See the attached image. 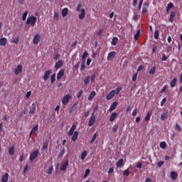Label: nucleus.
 <instances>
[{
  "label": "nucleus",
  "instance_id": "nucleus-1",
  "mask_svg": "<svg viewBox=\"0 0 182 182\" xmlns=\"http://www.w3.org/2000/svg\"><path fill=\"white\" fill-rule=\"evenodd\" d=\"M35 23H36V16H31L27 18L26 25H31V26H35Z\"/></svg>",
  "mask_w": 182,
  "mask_h": 182
},
{
  "label": "nucleus",
  "instance_id": "nucleus-2",
  "mask_svg": "<svg viewBox=\"0 0 182 182\" xmlns=\"http://www.w3.org/2000/svg\"><path fill=\"white\" fill-rule=\"evenodd\" d=\"M96 122V117H95V112L92 113V115L90 118V120L88 122V126L89 127H92L95 124V122Z\"/></svg>",
  "mask_w": 182,
  "mask_h": 182
},
{
  "label": "nucleus",
  "instance_id": "nucleus-3",
  "mask_svg": "<svg viewBox=\"0 0 182 182\" xmlns=\"http://www.w3.org/2000/svg\"><path fill=\"white\" fill-rule=\"evenodd\" d=\"M71 97H72L69 94L64 96V97L63 98V100H62L63 105H68V103H69V100H70Z\"/></svg>",
  "mask_w": 182,
  "mask_h": 182
},
{
  "label": "nucleus",
  "instance_id": "nucleus-4",
  "mask_svg": "<svg viewBox=\"0 0 182 182\" xmlns=\"http://www.w3.org/2000/svg\"><path fill=\"white\" fill-rule=\"evenodd\" d=\"M39 151L38 150L34 151L30 154L29 160L30 161H33V159L38 157Z\"/></svg>",
  "mask_w": 182,
  "mask_h": 182
},
{
  "label": "nucleus",
  "instance_id": "nucleus-5",
  "mask_svg": "<svg viewBox=\"0 0 182 182\" xmlns=\"http://www.w3.org/2000/svg\"><path fill=\"white\" fill-rule=\"evenodd\" d=\"M116 96V90H112L107 96L106 99L107 100H112V97H114Z\"/></svg>",
  "mask_w": 182,
  "mask_h": 182
},
{
  "label": "nucleus",
  "instance_id": "nucleus-6",
  "mask_svg": "<svg viewBox=\"0 0 182 182\" xmlns=\"http://www.w3.org/2000/svg\"><path fill=\"white\" fill-rule=\"evenodd\" d=\"M68 166H69V160H66L64 163L61 164L60 171H65L66 168H68Z\"/></svg>",
  "mask_w": 182,
  "mask_h": 182
},
{
  "label": "nucleus",
  "instance_id": "nucleus-7",
  "mask_svg": "<svg viewBox=\"0 0 182 182\" xmlns=\"http://www.w3.org/2000/svg\"><path fill=\"white\" fill-rule=\"evenodd\" d=\"M33 42L34 45H38V43L41 42V35L39 33L36 34V36L33 38Z\"/></svg>",
  "mask_w": 182,
  "mask_h": 182
},
{
  "label": "nucleus",
  "instance_id": "nucleus-8",
  "mask_svg": "<svg viewBox=\"0 0 182 182\" xmlns=\"http://www.w3.org/2000/svg\"><path fill=\"white\" fill-rule=\"evenodd\" d=\"M22 69H23L22 65H17L16 68L14 70L15 75H18L20 73H21Z\"/></svg>",
  "mask_w": 182,
  "mask_h": 182
},
{
  "label": "nucleus",
  "instance_id": "nucleus-9",
  "mask_svg": "<svg viewBox=\"0 0 182 182\" xmlns=\"http://www.w3.org/2000/svg\"><path fill=\"white\" fill-rule=\"evenodd\" d=\"M80 12L81 13L78 16L79 19H85V16H86V11L85 10V9H81Z\"/></svg>",
  "mask_w": 182,
  "mask_h": 182
},
{
  "label": "nucleus",
  "instance_id": "nucleus-10",
  "mask_svg": "<svg viewBox=\"0 0 182 182\" xmlns=\"http://www.w3.org/2000/svg\"><path fill=\"white\" fill-rule=\"evenodd\" d=\"M52 73V70H48L47 71H46L44 76H43V79L45 81L48 80V79H49V76H50V74Z\"/></svg>",
  "mask_w": 182,
  "mask_h": 182
},
{
  "label": "nucleus",
  "instance_id": "nucleus-11",
  "mask_svg": "<svg viewBox=\"0 0 182 182\" xmlns=\"http://www.w3.org/2000/svg\"><path fill=\"white\" fill-rule=\"evenodd\" d=\"M75 130L76 126L75 124H73L70 129L68 131V136H73Z\"/></svg>",
  "mask_w": 182,
  "mask_h": 182
},
{
  "label": "nucleus",
  "instance_id": "nucleus-12",
  "mask_svg": "<svg viewBox=\"0 0 182 182\" xmlns=\"http://www.w3.org/2000/svg\"><path fill=\"white\" fill-rule=\"evenodd\" d=\"M65 75V70H60L57 74V80H60V78L63 77Z\"/></svg>",
  "mask_w": 182,
  "mask_h": 182
},
{
  "label": "nucleus",
  "instance_id": "nucleus-13",
  "mask_svg": "<svg viewBox=\"0 0 182 182\" xmlns=\"http://www.w3.org/2000/svg\"><path fill=\"white\" fill-rule=\"evenodd\" d=\"M77 137H79V132L75 131L74 132V134H73V136L71 138L72 141H76V140H77Z\"/></svg>",
  "mask_w": 182,
  "mask_h": 182
},
{
  "label": "nucleus",
  "instance_id": "nucleus-14",
  "mask_svg": "<svg viewBox=\"0 0 182 182\" xmlns=\"http://www.w3.org/2000/svg\"><path fill=\"white\" fill-rule=\"evenodd\" d=\"M63 18L68 16V14H69V9L68 8H65L61 11Z\"/></svg>",
  "mask_w": 182,
  "mask_h": 182
},
{
  "label": "nucleus",
  "instance_id": "nucleus-15",
  "mask_svg": "<svg viewBox=\"0 0 182 182\" xmlns=\"http://www.w3.org/2000/svg\"><path fill=\"white\" fill-rule=\"evenodd\" d=\"M116 107H117V102H114L109 109V112H113V110H114L116 109Z\"/></svg>",
  "mask_w": 182,
  "mask_h": 182
},
{
  "label": "nucleus",
  "instance_id": "nucleus-16",
  "mask_svg": "<svg viewBox=\"0 0 182 182\" xmlns=\"http://www.w3.org/2000/svg\"><path fill=\"white\" fill-rule=\"evenodd\" d=\"M9 154L10 156H14V154H15V146H11L9 148Z\"/></svg>",
  "mask_w": 182,
  "mask_h": 182
},
{
  "label": "nucleus",
  "instance_id": "nucleus-17",
  "mask_svg": "<svg viewBox=\"0 0 182 182\" xmlns=\"http://www.w3.org/2000/svg\"><path fill=\"white\" fill-rule=\"evenodd\" d=\"M8 42V40L6 39V38H1L0 39V46H5V45H6V43Z\"/></svg>",
  "mask_w": 182,
  "mask_h": 182
},
{
  "label": "nucleus",
  "instance_id": "nucleus-18",
  "mask_svg": "<svg viewBox=\"0 0 182 182\" xmlns=\"http://www.w3.org/2000/svg\"><path fill=\"white\" fill-rule=\"evenodd\" d=\"M174 18H176V11H171L169 18V22H171V23H173Z\"/></svg>",
  "mask_w": 182,
  "mask_h": 182
},
{
  "label": "nucleus",
  "instance_id": "nucleus-19",
  "mask_svg": "<svg viewBox=\"0 0 182 182\" xmlns=\"http://www.w3.org/2000/svg\"><path fill=\"white\" fill-rule=\"evenodd\" d=\"M9 178V174L8 173H6L1 178L2 182H8V180Z\"/></svg>",
  "mask_w": 182,
  "mask_h": 182
},
{
  "label": "nucleus",
  "instance_id": "nucleus-20",
  "mask_svg": "<svg viewBox=\"0 0 182 182\" xmlns=\"http://www.w3.org/2000/svg\"><path fill=\"white\" fill-rule=\"evenodd\" d=\"M114 56H116V52H114V51L110 52L107 55V60H110L113 59V58H114Z\"/></svg>",
  "mask_w": 182,
  "mask_h": 182
},
{
  "label": "nucleus",
  "instance_id": "nucleus-21",
  "mask_svg": "<svg viewBox=\"0 0 182 182\" xmlns=\"http://www.w3.org/2000/svg\"><path fill=\"white\" fill-rule=\"evenodd\" d=\"M177 177H178V173H177V172H171V178L172 180H177Z\"/></svg>",
  "mask_w": 182,
  "mask_h": 182
},
{
  "label": "nucleus",
  "instance_id": "nucleus-22",
  "mask_svg": "<svg viewBox=\"0 0 182 182\" xmlns=\"http://www.w3.org/2000/svg\"><path fill=\"white\" fill-rule=\"evenodd\" d=\"M63 65V62L62 60H59L58 62L55 63V69H59V68H62Z\"/></svg>",
  "mask_w": 182,
  "mask_h": 182
},
{
  "label": "nucleus",
  "instance_id": "nucleus-23",
  "mask_svg": "<svg viewBox=\"0 0 182 182\" xmlns=\"http://www.w3.org/2000/svg\"><path fill=\"white\" fill-rule=\"evenodd\" d=\"M38 128H39V124H36V125L32 128V129H31V134H33L36 133V132L38 131Z\"/></svg>",
  "mask_w": 182,
  "mask_h": 182
},
{
  "label": "nucleus",
  "instance_id": "nucleus-24",
  "mask_svg": "<svg viewBox=\"0 0 182 182\" xmlns=\"http://www.w3.org/2000/svg\"><path fill=\"white\" fill-rule=\"evenodd\" d=\"M95 96H96V92L92 91L88 97V100H93Z\"/></svg>",
  "mask_w": 182,
  "mask_h": 182
},
{
  "label": "nucleus",
  "instance_id": "nucleus-25",
  "mask_svg": "<svg viewBox=\"0 0 182 182\" xmlns=\"http://www.w3.org/2000/svg\"><path fill=\"white\" fill-rule=\"evenodd\" d=\"M116 117H117V113L113 112L109 117V122H113Z\"/></svg>",
  "mask_w": 182,
  "mask_h": 182
},
{
  "label": "nucleus",
  "instance_id": "nucleus-26",
  "mask_svg": "<svg viewBox=\"0 0 182 182\" xmlns=\"http://www.w3.org/2000/svg\"><path fill=\"white\" fill-rule=\"evenodd\" d=\"M176 85H177V77H174L171 82V87H176Z\"/></svg>",
  "mask_w": 182,
  "mask_h": 182
},
{
  "label": "nucleus",
  "instance_id": "nucleus-27",
  "mask_svg": "<svg viewBox=\"0 0 182 182\" xmlns=\"http://www.w3.org/2000/svg\"><path fill=\"white\" fill-rule=\"evenodd\" d=\"M147 8H149V4L145 3L142 7V14L147 12Z\"/></svg>",
  "mask_w": 182,
  "mask_h": 182
},
{
  "label": "nucleus",
  "instance_id": "nucleus-28",
  "mask_svg": "<svg viewBox=\"0 0 182 182\" xmlns=\"http://www.w3.org/2000/svg\"><path fill=\"white\" fill-rule=\"evenodd\" d=\"M118 41L119 38H117V37H114L112 41V45H113V46H116V45H117Z\"/></svg>",
  "mask_w": 182,
  "mask_h": 182
},
{
  "label": "nucleus",
  "instance_id": "nucleus-29",
  "mask_svg": "<svg viewBox=\"0 0 182 182\" xmlns=\"http://www.w3.org/2000/svg\"><path fill=\"white\" fill-rule=\"evenodd\" d=\"M87 156V151H84L81 154V160H85L86 159Z\"/></svg>",
  "mask_w": 182,
  "mask_h": 182
},
{
  "label": "nucleus",
  "instance_id": "nucleus-30",
  "mask_svg": "<svg viewBox=\"0 0 182 182\" xmlns=\"http://www.w3.org/2000/svg\"><path fill=\"white\" fill-rule=\"evenodd\" d=\"M151 117V112H147L146 117H145V122H149Z\"/></svg>",
  "mask_w": 182,
  "mask_h": 182
},
{
  "label": "nucleus",
  "instance_id": "nucleus-31",
  "mask_svg": "<svg viewBox=\"0 0 182 182\" xmlns=\"http://www.w3.org/2000/svg\"><path fill=\"white\" fill-rule=\"evenodd\" d=\"M140 36V29H138L136 31V34L134 35V39L135 41H139V37Z\"/></svg>",
  "mask_w": 182,
  "mask_h": 182
},
{
  "label": "nucleus",
  "instance_id": "nucleus-32",
  "mask_svg": "<svg viewBox=\"0 0 182 182\" xmlns=\"http://www.w3.org/2000/svg\"><path fill=\"white\" fill-rule=\"evenodd\" d=\"M156 66H154L152 68H151L150 70L149 71V75H154L156 73Z\"/></svg>",
  "mask_w": 182,
  "mask_h": 182
},
{
  "label": "nucleus",
  "instance_id": "nucleus-33",
  "mask_svg": "<svg viewBox=\"0 0 182 182\" xmlns=\"http://www.w3.org/2000/svg\"><path fill=\"white\" fill-rule=\"evenodd\" d=\"M123 166V159H120L117 162V167H122Z\"/></svg>",
  "mask_w": 182,
  "mask_h": 182
},
{
  "label": "nucleus",
  "instance_id": "nucleus-34",
  "mask_svg": "<svg viewBox=\"0 0 182 182\" xmlns=\"http://www.w3.org/2000/svg\"><path fill=\"white\" fill-rule=\"evenodd\" d=\"M89 82H90V76L87 75L86 78L84 80V85H89Z\"/></svg>",
  "mask_w": 182,
  "mask_h": 182
},
{
  "label": "nucleus",
  "instance_id": "nucleus-35",
  "mask_svg": "<svg viewBox=\"0 0 182 182\" xmlns=\"http://www.w3.org/2000/svg\"><path fill=\"white\" fill-rule=\"evenodd\" d=\"M160 35V31L157 29L154 31V39H159V36Z\"/></svg>",
  "mask_w": 182,
  "mask_h": 182
},
{
  "label": "nucleus",
  "instance_id": "nucleus-36",
  "mask_svg": "<svg viewBox=\"0 0 182 182\" xmlns=\"http://www.w3.org/2000/svg\"><path fill=\"white\" fill-rule=\"evenodd\" d=\"M160 147L161 149H166V147H167V144L166 143V141H162L160 143Z\"/></svg>",
  "mask_w": 182,
  "mask_h": 182
},
{
  "label": "nucleus",
  "instance_id": "nucleus-37",
  "mask_svg": "<svg viewBox=\"0 0 182 182\" xmlns=\"http://www.w3.org/2000/svg\"><path fill=\"white\" fill-rule=\"evenodd\" d=\"M167 112H165L161 115V120H166V117H167Z\"/></svg>",
  "mask_w": 182,
  "mask_h": 182
},
{
  "label": "nucleus",
  "instance_id": "nucleus-38",
  "mask_svg": "<svg viewBox=\"0 0 182 182\" xmlns=\"http://www.w3.org/2000/svg\"><path fill=\"white\" fill-rule=\"evenodd\" d=\"M53 19L54 21H58L59 14L58 12H54Z\"/></svg>",
  "mask_w": 182,
  "mask_h": 182
},
{
  "label": "nucleus",
  "instance_id": "nucleus-39",
  "mask_svg": "<svg viewBox=\"0 0 182 182\" xmlns=\"http://www.w3.org/2000/svg\"><path fill=\"white\" fill-rule=\"evenodd\" d=\"M50 79H51V83H54L55 80H56V74L55 73L53 74L50 77Z\"/></svg>",
  "mask_w": 182,
  "mask_h": 182
},
{
  "label": "nucleus",
  "instance_id": "nucleus-40",
  "mask_svg": "<svg viewBox=\"0 0 182 182\" xmlns=\"http://www.w3.org/2000/svg\"><path fill=\"white\" fill-rule=\"evenodd\" d=\"M76 106H77V104H76V103L73 105L72 108L69 111L70 114H72L73 112L75 109H76Z\"/></svg>",
  "mask_w": 182,
  "mask_h": 182
},
{
  "label": "nucleus",
  "instance_id": "nucleus-41",
  "mask_svg": "<svg viewBox=\"0 0 182 182\" xmlns=\"http://www.w3.org/2000/svg\"><path fill=\"white\" fill-rule=\"evenodd\" d=\"M88 55L89 53H87V51H85L83 55H82V59L85 60V59L87 58Z\"/></svg>",
  "mask_w": 182,
  "mask_h": 182
},
{
  "label": "nucleus",
  "instance_id": "nucleus-42",
  "mask_svg": "<svg viewBox=\"0 0 182 182\" xmlns=\"http://www.w3.org/2000/svg\"><path fill=\"white\" fill-rule=\"evenodd\" d=\"M28 16V11H25L23 14L22 16V20L23 21H26V17Z\"/></svg>",
  "mask_w": 182,
  "mask_h": 182
},
{
  "label": "nucleus",
  "instance_id": "nucleus-43",
  "mask_svg": "<svg viewBox=\"0 0 182 182\" xmlns=\"http://www.w3.org/2000/svg\"><path fill=\"white\" fill-rule=\"evenodd\" d=\"M96 137H97V134H94L92 138L90 140V143H94L95 140H96Z\"/></svg>",
  "mask_w": 182,
  "mask_h": 182
},
{
  "label": "nucleus",
  "instance_id": "nucleus-44",
  "mask_svg": "<svg viewBox=\"0 0 182 182\" xmlns=\"http://www.w3.org/2000/svg\"><path fill=\"white\" fill-rule=\"evenodd\" d=\"M85 68H86V65H85V61H84L81 63L80 70L81 71L85 70Z\"/></svg>",
  "mask_w": 182,
  "mask_h": 182
},
{
  "label": "nucleus",
  "instance_id": "nucleus-45",
  "mask_svg": "<svg viewBox=\"0 0 182 182\" xmlns=\"http://www.w3.org/2000/svg\"><path fill=\"white\" fill-rule=\"evenodd\" d=\"M175 129L177 130V132H181V127L178 124H176Z\"/></svg>",
  "mask_w": 182,
  "mask_h": 182
},
{
  "label": "nucleus",
  "instance_id": "nucleus-46",
  "mask_svg": "<svg viewBox=\"0 0 182 182\" xmlns=\"http://www.w3.org/2000/svg\"><path fill=\"white\" fill-rule=\"evenodd\" d=\"M52 171H53V166H51L48 168L47 173H48V175H50V174H52Z\"/></svg>",
  "mask_w": 182,
  "mask_h": 182
},
{
  "label": "nucleus",
  "instance_id": "nucleus-47",
  "mask_svg": "<svg viewBox=\"0 0 182 182\" xmlns=\"http://www.w3.org/2000/svg\"><path fill=\"white\" fill-rule=\"evenodd\" d=\"M49 144L48 141H46L43 145V150H46V149H48V145Z\"/></svg>",
  "mask_w": 182,
  "mask_h": 182
},
{
  "label": "nucleus",
  "instance_id": "nucleus-48",
  "mask_svg": "<svg viewBox=\"0 0 182 182\" xmlns=\"http://www.w3.org/2000/svg\"><path fill=\"white\" fill-rule=\"evenodd\" d=\"M118 129H119V126L114 125V126L112 127V132H113V133H116V132H117Z\"/></svg>",
  "mask_w": 182,
  "mask_h": 182
},
{
  "label": "nucleus",
  "instance_id": "nucleus-49",
  "mask_svg": "<svg viewBox=\"0 0 182 182\" xmlns=\"http://www.w3.org/2000/svg\"><path fill=\"white\" fill-rule=\"evenodd\" d=\"M89 174H90V169H86L85 173L84 174L85 178H86V177H87V176H89Z\"/></svg>",
  "mask_w": 182,
  "mask_h": 182
},
{
  "label": "nucleus",
  "instance_id": "nucleus-50",
  "mask_svg": "<svg viewBox=\"0 0 182 182\" xmlns=\"http://www.w3.org/2000/svg\"><path fill=\"white\" fill-rule=\"evenodd\" d=\"M63 154H65V149H62L60 152V154H58V157L59 159H60V157L63 156Z\"/></svg>",
  "mask_w": 182,
  "mask_h": 182
},
{
  "label": "nucleus",
  "instance_id": "nucleus-51",
  "mask_svg": "<svg viewBox=\"0 0 182 182\" xmlns=\"http://www.w3.org/2000/svg\"><path fill=\"white\" fill-rule=\"evenodd\" d=\"M82 95H83V90H80L77 94V97H81Z\"/></svg>",
  "mask_w": 182,
  "mask_h": 182
},
{
  "label": "nucleus",
  "instance_id": "nucleus-52",
  "mask_svg": "<svg viewBox=\"0 0 182 182\" xmlns=\"http://www.w3.org/2000/svg\"><path fill=\"white\" fill-rule=\"evenodd\" d=\"M35 110H36V107H33L31 109H30L29 114H33V113H35Z\"/></svg>",
  "mask_w": 182,
  "mask_h": 182
},
{
  "label": "nucleus",
  "instance_id": "nucleus-53",
  "mask_svg": "<svg viewBox=\"0 0 182 182\" xmlns=\"http://www.w3.org/2000/svg\"><path fill=\"white\" fill-rule=\"evenodd\" d=\"M130 174V172H129V170H125V171H124V172H123V176H129Z\"/></svg>",
  "mask_w": 182,
  "mask_h": 182
},
{
  "label": "nucleus",
  "instance_id": "nucleus-54",
  "mask_svg": "<svg viewBox=\"0 0 182 182\" xmlns=\"http://www.w3.org/2000/svg\"><path fill=\"white\" fill-rule=\"evenodd\" d=\"M122 91V87H118L115 92H116V95H119V93H120V92Z\"/></svg>",
  "mask_w": 182,
  "mask_h": 182
},
{
  "label": "nucleus",
  "instance_id": "nucleus-55",
  "mask_svg": "<svg viewBox=\"0 0 182 182\" xmlns=\"http://www.w3.org/2000/svg\"><path fill=\"white\" fill-rule=\"evenodd\" d=\"M136 80H137V73L134 74L132 76V81L136 82Z\"/></svg>",
  "mask_w": 182,
  "mask_h": 182
},
{
  "label": "nucleus",
  "instance_id": "nucleus-56",
  "mask_svg": "<svg viewBox=\"0 0 182 182\" xmlns=\"http://www.w3.org/2000/svg\"><path fill=\"white\" fill-rule=\"evenodd\" d=\"M29 168V165L28 164H26L24 168H23V173H26V171H28V168Z\"/></svg>",
  "mask_w": 182,
  "mask_h": 182
},
{
  "label": "nucleus",
  "instance_id": "nucleus-57",
  "mask_svg": "<svg viewBox=\"0 0 182 182\" xmlns=\"http://www.w3.org/2000/svg\"><path fill=\"white\" fill-rule=\"evenodd\" d=\"M23 114H26V110H23L21 112L20 114H19V117H23Z\"/></svg>",
  "mask_w": 182,
  "mask_h": 182
},
{
  "label": "nucleus",
  "instance_id": "nucleus-58",
  "mask_svg": "<svg viewBox=\"0 0 182 182\" xmlns=\"http://www.w3.org/2000/svg\"><path fill=\"white\" fill-rule=\"evenodd\" d=\"M80 8H82V4H78V6L76 9L77 12H80V11L82 10Z\"/></svg>",
  "mask_w": 182,
  "mask_h": 182
},
{
  "label": "nucleus",
  "instance_id": "nucleus-59",
  "mask_svg": "<svg viewBox=\"0 0 182 182\" xmlns=\"http://www.w3.org/2000/svg\"><path fill=\"white\" fill-rule=\"evenodd\" d=\"M59 110H60V106L57 105L55 109V112H57V114H59Z\"/></svg>",
  "mask_w": 182,
  "mask_h": 182
},
{
  "label": "nucleus",
  "instance_id": "nucleus-60",
  "mask_svg": "<svg viewBox=\"0 0 182 182\" xmlns=\"http://www.w3.org/2000/svg\"><path fill=\"white\" fill-rule=\"evenodd\" d=\"M166 100L167 98L164 97L161 102V106H164V103H166Z\"/></svg>",
  "mask_w": 182,
  "mask_h": 182
},
{
  "label": "nucleus",
  "instance_id": "nucleus-61",
  "mask_svg": "<svg viewBox=\"0 0 182 182\" xmlns=\"http://www.w3.org/2000/svg\"><path fill=\"white\" fill-rule=\"evenodd\" d=\"M113 171H114V168H109V169L108 170V174H112Z\"/></svg>",
  "mask_w": 182,
  "mask_h": 182
},
{
  "label": "nucleus",
  "instance_id": "nucleus-62",
  "mask_svg": "<svg viewBox=\"0 0 182 182\" xmlns=\"http://www.w3.org/2000/svg\"><path fill=\"white\" fill-rule=\"evenodd\" d=\"M173 3H169V4H168V6L166 8H168V9H171V8H173Z\"/></svg>",
  "mask_w": 182,
  "mask_h": 182
},
{
  "label": "nucleus",
  "instance_id": "nucleus-63",
  "mask_svg": "<svg viewBox=\"0 0 182 182\" xmlns=\"http://www.w3.org/2000/svg\"><path fill=\"white\" fill-rule=\"evenodd\" d=\"M171 49H172V47H171V46H167V48H166V52H171Z\"/></svg>",
  "mask_w": 182,
  "mask_h": 182
},
{
  "label": "nucleus",
  "instance_id": "nucleus-64",
  "mask_svg": "<svg viewBox=\"0 0 182 182\" xmlns=\"http://www.w3.org/2000/svg\"><path fill=\"white\" fill-rule=\"evenodd\" d=\"M137 114V108H135L134 111L132 112V116H136Z\"/></svg>",
  "mask_w": 182,
  "mask_h": 182
}]
</instances>
